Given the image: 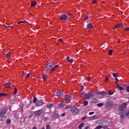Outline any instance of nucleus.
Returning a JSON list of instances; mask_svg holds the SVG:
<instances>
[{
    "instance_id": "5",
    "label": "nucleus",
    "mask_w": 129,
    "mask_h": 129,
    "mask_svg": "<svg viewBox=\"0 0 129 129\" xmlns=\"http://www.w3.org/2000/svg\"><path fill=\"white\" fill-rule=\"evenodd\" d=\"M34 114L36 116H40L42 114V110L39 109L34 112Z\"/></svg>"
},
{
    "instance_id": "35",
    "label": "nucleus",
    "mask_w": 129,
    "mask_h": 129,
    "mask_svg": "<svg viewBox=\"0 0 129 129\" xmlns=\"http://www.w3.org/2000/svg\"><path fill=\"white\" fill-rule=\"evenodd\" d=\"M115 83H116V85H117V83H118V79H117V78H115Z\"/></svg>"
},
{
    "instance_id": "7",
    "label": "nucleus",
    "mask_w": 129,
    "mask_h": 129,
    "mask_svg": "<svg viewBox=\"0 0 129 129\" xmlns=\"http://www.w3.org/2000/svg\"><path fill=\"white\" fill-rule=\"evenodd\" d=\"M60 20H65V21H67V19H68V17L67 15L63 14L60 16Z\"/></svg>"
},
{
    "instance_id": "58",
    "label": "nucleus",
    "mask_w": 129,
    "mask_h": 129,
    "mask_svg": "<svg viewBox=\"0 0 129 129\" xmlns=\"http://www.w3.org/2000/svg\"><path fill=\"white\" fill-rule=\"evenodd\" d=\"M32 129H38L36 127H33Z\"/></svg>"
},
{
    "instance_id": "12",
    "label": "nucleus",
    "mask_w": 129,
    "mask_h": 129,
    "mask_svg": "<svg viewBox=\"0 0 129 129\" xmlns=\"http://www.w3.org/2000/svg\"><path fill=\"white\" fill-rule=\"evenodd\" d=\"M58 66H59L58 64L55 66V67H53L51 70H50V72H53V71H55L56 68H57L58 67Z\"/></svg>"
},
{
    "instance_id": "25",
    "label": "nucleus",
    "mask_w": 129,
    "mask_h": 129,
    "mask_svg": "<svg viewBox=\"0 0 129 129\" xmlns=\"http://www.w3.org/2000/svg\"><path fill=\"white\" fill-rule=\"evenodd\" d=\"M17 92H18V91L17 90V88H15L14 90L13 91V93L14 94H15V95H16V94H17Z\"/></svg>"
},
{
    "instance_id": "60",
    "label": "nucleus",
    "mask_w": 129,
    "mask_h": 129,
    "mask_svg": "<svg viewBox=\"0 0 129 129\" xmlns=\"http://www.w3.org/2000/svg\"><path fill=\"white\" fill-rule=\"evenodd\" d=\"M41 129H45V127H43L41 128Z\"/></svg>"
},
{
    "instance_id": "37",
    "label": "nucleus",
    "mask_w": 129,
    "mask_h": 129,
    "mask_svg": "<svg viewBox=\"0 0 129 129\" xmlns=\"http://www.w3.org/2000/svg\"><path fill=\"white\" fill-rule=\"evenodd\" d=\"M89 115H92V114H94V112H90L89 113Z\"/></svg>"
},
{
    "instance_id": "51",
    "label": "nucleus",
    "mask_w": 129,
    "mask_h": 129,
    "mask_svg": "<svg viewBox=\"0 0 129 129\" xmlns=\"http://www.w3.org/2000/svg\"><path fill=\"white\" fill-rule=\"evenodd\" d=\"M95 117V116H94L93 117H92L91 118V119H94Z\"/></svg>"
},
{
    "instance_id": "28",
    "label": "nucleus",
    "mask_w": 129,
    "mask_h": 129,
    "mask_svg": "<svg viewBox=\"0 0 129 129\" xmlns=\"http://www.w3.org/2000/svg\"><path fill=\"white\" fill-rule=\"evenodd\" d=\"M36 4H37V3L33 2L31 3V7H35V6H36Z\"/></svg>"
},
{
    "instance_id": "38",
    "label": "nucleus",
    "mask_w": 129,
    "mask_h": 129,
    "mask_svg": "<svg viewBox=\"0 0 129 129\" xmlns=\"http://www.w3.org/2000/svg\"><path fill=\"white\" fill-rule=\"evenodd\" d=\"M26 21H21L20 22H18V24L20 25V24H23V23H25Z\"/></svg>"
},
{
    "instance_id": "56",
    "label": "nucleus",
    "mask_w": 129,
    "mask_h": 129,
    "mask_svg": "<svg viewBox=\"0 0 129 129\" xmlns=\"http://www.w3.org/2000/svg\"><path fill=\"white\" fill-rule=\"evenodd\" d=\"M32 116H33V115H29V118L30 119L31 117H32Z\"/></svg>"
},
{
    "instance_id": "39",
    "label": "nucleus",
    "mask_w": 129,
    "mask_h": 129,
    "mask_svg": "<svg viewBox=\"0 0 129 129\" xmlns=\"http://www.w3.org/2000/svg\"><path fill=\"white\" fill-rule=\"evenodd\" d=\"M87 81H90L91 80V78L90 77H88L87 78Z\"/></svg>"
},
{
    "instance_id": "50",
    "label": "nucleus",
    "mask_w": 129,
    "mask_h": 129,
    "mask_svg": "<svg viewBox=\"0 0 129 129\" xmlns=\"http://www.w3.org/2000/svg\"><path fill=\"white\" fill-rule=\"evenodd\" d=\"M125 31H129V27H127L125 28Z\"/></svg>"
},
{
    "instance_id": "34",
    "label": "nucleus",
    "mask_w": 129,
    "mask_h": 129,
    "mask_svg": "<svg viewBox=\"0 0 129 129\" xmlns=\"http://www.w3.org/2000/svg\"><path fill=\"white\" fill-rule=\"evenodd\" d=\"M24 77L25 78H29L30 77V73L26 75V76H25Z\"/></svg>"
},
{
    "instance_id": "48",
    "label": "nucleus",
    "mask_w": 129,
    "mask_h": 129,
    "mask_svg": "<svg viewBox=\"0 0 129 129\" xmlns=\"http://www.w3.org/2000/svg\"><path fill=\"white\" fill-rule=\"evenodd\" d=\"M58 41H59V42H63V39H62V38H60L58 40Z\"/></svg>"
},
{
    "instance_id": "3",
    "label": "nucleus",
    "mask_w": 129,
    "mask_h": 129,
    "mask_svg": "<svg viewBox=\"0 0 129 129\" xmlns=\"http://www.w3.org/2000/svg\"><path fill=\"white\" fill-rule=\"evenodd\" d=\"M85 96L86 99H90V98H91V97H94L95 95H94V94H93L91 92H90V93L85 94Z\"/></svg>"
},
{
    "instance_id": "17",
    "label": "nucleus",
    "mask_w": 129,
    "mask_h": 129,
    "mask_svg": "<svg viewBox=\"0 0 129 129\" xmlns=\"http://www.w3.org/2000/svg\"><path fill=\"white\" fill-rule=\"evenodd\" d=\"M91 101L93 103H96V102H97V99H96L95 98H93L91 99Z\"/></svg>"
},
{
    "instance_id": "36",
    "label": "nucleus",
    "mask_w": 129,
    "mask_h": 129,
    "mask_svg": "<svg viewBox=\"0 0 129 129\" xmlns=\"http://www.w3.org/2000/svg\"><path fill=\"white\" fill-rule=\"evenodd\" d=\"M35 102H37V98L36 97H34L33 98V103H35Z\"/></svg>"
},
{
    "instance_id": "10",
    "label": "nucleus",
    "mask_w": 129,
    "mask_h": 129,
    "mask_svg": "<svg viewBox=\"0 0 129 129\" xmlns=\"http://www.w3.org/2000/svg\"><path fill=\"white\" fill-rule=\"evenodd\" d=\"M97 94H99V95H103V94L104 95H106V94H107V92H104V91H101V92H98L97 93Z\"/></svg>"
},
{
    "instance_id": "14",
    "label": "nucleus",
    "mask_w": 129,
    "mask_h": 129,
    "mask_svg": "<svg viewBox=\"0 0 129 129\" xmlns=\"http://www.w3.org/2000/svg\"><path fill=\"white\" fill-rule=\"evenodd\" d=\"M67 60H68V62H69L70 63H72V62H73V59L72 58L70 59V57L69 56L67 57Z\"/></svg>"
},
{
    "instance_id": "30",
    "label": "nucleus",
    "mask_w": 129,
    "mask_h": 129,
    "mask_svg": "<svg viewBox=\"0 0 129 129\" xmlns=\"http://www.w3.org/2000/svg\"><path fill=\"white\" fill-rule=\"evenodd\" d=\"M6 57H7V58H10V57H11V53H10V52H8L6 54Z\"/></svg>"
},
{
    "instance_id": "8",
    "label": "nucleus",
    "mask_w": 129,
    "mask_h": 129,
    "mask_svg": "<svg viewBox=\"0 0 129 129\" xmlns=\"http://www.w3.org/2000/svg\"><path fill=\"white\" fill-rule=\"evenodd\" d=\"M6 113H7L6 109H4L3 110H0V117H3Z\"/></svg>"
},
{
    "instance_id": "22",
    "label": "nucleus",
    "mask_w": 129,
    "mask_h": 129,
    "mask_svg": "<svg viewBox=\"0 0 129 129\" xmlns=\"http://www.w3.org/2000/svg\"><path fill=\"white\" fill-rule=\"evenodd\" d=\"M11 122V119H8L6 120V123H7V124H10Z\"/></svg>"
},
{
    "instance_id": "41",
    "label": "nucleus",
    "mask_w": 129,
    "mask_h": 129,
    "mask_svg": "<svg viewBox=\"0 0 129 129\" xmlns=\"http://www.w3.org/2000/svg\"><path fill=\"white\" fill-rule=\"evenodd\" d=\"M85 21H86L87 20H88V16H87L84 18Z\"/></svg>"
},
{
    "instance_id": "52",
    "label": "nucleus",
    "mask_w": 129,
    "mask_h": 129,
    "mask_svg": "<svg viewBox=\"0 0 129 129\" xmlns=\"http://www.w3.org/2000/svg\"><path fill=\"white\" fill-rule=\"evenodd\" d=\"M108 121L107 120H104V123H107L108 122Z\"/></svg>"
},
{
    "instance_id": "33",
    "label": "nucleus",
    "mask_w": 129,
    "mask_h": 129,
    "mask_svg": "<svg viewBox=\"0 0 129 129\" xmlns=\"http://www.w3.org/2000/svg\"><path fill=\"white\" fill-rule=\"evenodd\" d=\"M108 93L109 95H112V94H113V93L111 92V91L110 90H109L108 91Z\"/></svg>"
},
{
    "instance_id": "15",
    "label": "nucleus",
    "mask_w": 129,
    "mask_h": 129,
    "mask_svg": "<svg viewBox=\"0 0 129 129\" xmlns=\"http://www.w3.org/2000/svg\"><path fill=\"white\" fill-rule=\"evenodd\" d=\"M59 117V115H58V114L54 113L53 114V118H58Z\"/></svg>"
},
{
    "instance_id": "6",
    "label": "nucleus",
    "mask_w": 129,
    "mask_h": 129,
    "mask_svg": "<svg viewBox=\"0 0 129 129\" xmlns=\"http://www.w3.org/2000/svg\"><path fill=\"white\" fill-rule=\"evenodd\" d=\"M56 95L58 97L63 96V90H58L56 93Z\"/></svg>"
},
{
    "instance_id": "40",
    "label": "nucleus",
    "mask_w": 129,
    "mask_h": 129,
    "mask_svg": "<svg viewBox=\"0 0 129 129\" xmlns=\"http://www.w3.org/2000/svg\"><path fill=\"white\" fill-rule=\"evenodd\" d=\"M100 123H104V120H100Z\"/></svg>"
},
{
    "instance_id": "9",
    "label": "nucleus",
    "mask_w": 129,
    "mask_h": 129,
    "mask_svg": "<svg viewBox=\"0 0 129 129\" xmlns=\"http://www.w3.org/2000/svg\"><path fill=\"white\" fill-rule=\"evenodd\" d=\"M44 103L42 100H38L37 102L36 103V106H40L41 105H43Z\"/></svg>"
},
{
    "instance_id": "29",
    "label": "nucleus",
    "mask_w": 129,
    "mask_h": 129,
    "mask_svg": "<svg viewBox=\"0 0 129 129\" xmlns=\"http://www.w3.org/2000/svg\"><path fill=\"white\" fill-rule=\"evenodd\" d=\"M113 52V50L111 49V50H109L108 53L109 54V55H112Z\"/></svg>"
},
{
    "instance_id": "44",
    "label": "nucleus",
    "mask_w": 129,
    "mask_h": 129,
    "mask_svg": "<svg viewBox=\"0 0 129 129\" xmlns=\"http://www.w3.org/2000/svg\"><path fill=\"white\" fill-rule=\"evenodd\" d=\"M113 77H116V73H113Z\"/></svg>"
},
{
    "instance_id": "21",
    "label": "nucleus",
    "mask_w": 129,
    "mask_h": 129,
    "mask_svg": "<svg viewBox=\"0 0 129 129\" xmlns=\"http://www.w3.org/2000/svg\"><path fill=\"white\" fill-rule=\"evenodd\" d=\"M117 86L119 89V90H123V88L119 86V85H118V84H117Z\"/></svg>"
},
{
    "instance_id": "57",
    "label": "nucleus",
    "mask_w": 129,
    "mask_h": 129,
    "mask_svg": "<svg viewBox=\"0 0 129 129\" xmlns=\"http://www.w3.org/2000/svg\"><path fill=\"white\" fill-rule=\"evenodd\" d=\"M68 15L69 16H72V14H69V13H68Z\"/></svg>"
},
{
    "instance_id": "19",
    "label": "nucleus",
    "mask_w": 129,
    "mask_h": 129,
    "mask_svg": "<svg viewBox=\"0 0 129 129\" xmlns=\"http://www.w3.org/2000/svg\"><path fill=\"white\" fill-rule=\"evenodd\" d=\"M52 106H53V104H47V107H48V108H51V107H52Z\"/></svg>"
},
{
    "instance_id": "4",
    "label": "nucleus",
    "mask_w": 129,
    "mask_h": 129,
    "mask_svg": "<svg viewBox=\"0 0 129 129\" xmlns=\"http://www.w3.org/2000/svg\"><path fill=\"white\" fill-rule=\"evenodd\" d=\"M53 66H54V63H53V62L48 63L45 68V70L46 71H49V70H50V69H51Z\"/></svg>"
},
{
    "instance_id": "53",
    "label": "nucleus",
    "mask_w": 129,
    "mask_h": 129,
    "mask_svg": "<svg viewBox=\"0 0 129 129\" xmlns=\"http://www.w3.org/2000/svg\"><path fill=\"white\" fill-rule=\"evenodd\" d=\"M81 88L82 90H83L84 89V87L82 86Z\"/></svg>"
},
{
    "instance_id": "55",
    "label": "nucleus",
    "mask_w": 129,
    "mask_h": 129,
    "mask_svg": "<svg viewBox=\"0 0 129 129\" xmlns=\"http://www.w3.org/2000/svg\"><path fill=\"white\" fill-rule=\"evenodd\" d=\"M6 28L7 29H9V28H12V26H7V27H6Z\"/></svg>"
},
{
    "instance_id": "16",
    "label": "nucleus",
    "mask_w": 129,
    "mask_h": 129,
    "mask_svg": "<svg viewBox=\"0 0 129 129\" xmlns=\"http://www.w3.org/2000/svg\"><path fill=\"white\" fill-rule=\"evenodd\" d=\"M119 27H122V24H117L115 26V29H117V28H119Z\"/></svg>"
},
{
    "instance_id": "47",
    "label": "nucleus",
    "mask_w": 129,
    "mask_h": 129,
    "mask_svg": "<svg viewBox=\"0 0 129 129\" xmlns=\"http://www.w3.org/2000/svg\"><path fill=\"white\" fill-rule=\"evenodd\" d=\"M93 4H94V5H95V4H96V1L94 0V1H93Z\"/></svg>"
},
{
    "instance_id": "31",
    "label": "nucleus",
    "mask_w": 129,
    "mask_h": 129,
    "mask_svg": "<svg viewBox=\"0 0 129 129\" xmlns=\"http://www.w3.org/2000/svg\"><path fill=\"white\" fill-rule=\"evenodd\" d=\"M46 129H51V126H50V124L46 125Z\"/></svg>"
},
{
    "instance_id": "61",
    "label": "nucleus",
    "mask_w": 129,
    "mask_h": 129,
    "mask_svg": "<svg viewBox=\"0 0 129 129\" xmlns=\"http://www.w3.org/2000/svg\"><path fill=\"white\" fill-rule=\"evenodd\" d=\"M59 106H60V107H62V105H60Z\"/></svg>"
},
{
    "instance_id": "45",
    "label": "nucleus",
    "mask_w": 129,
    "mask_h": 129,
    "mask_svg": "<svg viewBox=\"0 0 129 129\" xmlns=\"http://www.w3.org/2000/svg\"><path fill=\"white\" fill-rule=\"evenodd\" d=\"M68 99H68V97L67 96L66 97L64 98V100L66 101V100H68Z\"/></svg>"
},
{
    "instance_id": "49",
    "label": "nucleus",
    "mask_w": 129,
    "mask_h": 129,
    "mask_svg": "<svg viewBox=\"0 0 129 129\" xmlns=\"http://www.w3.org/2000/svg\"><path fill=\"white\" fill-rule=\"evenodd\" d=\"M68 108H70V106H67L66 107V109H68Z\"/></svg>"
},
{
    "instance_id": "59",
    "label": "nucleus",
    "mask_w": 129,
    "mask_h": 129,
    "mask_svg": "<svg viewBox=\"0 0 129 129\" xmlns=\"http://www.w3.org/2000/svg\"><path fill=\"white\" fill-rule=\"evenodd\" d=\"M28 90H30V89H31V88H28Z\"/></svg>"
},
{
    "instance_id": "43",
    "label": "nucleus",
    "mask_w": 129,
    "mask_h": 129,
    "mask_svg": "<svg viewBox=\"0 0 129 129\" xmlns=\"http://www.w3.org/2000/svg\"><path fill=\"white\" fill-rule=\"evenodd\" d=\"M108 79H109V78H108V77H106L105 78V82H106V81H108Z\"/></svg>"
},
{
    "instance_id": "42",
    "label": "nucleus",
    "mask_w": 129,
    "mask_h": 129,
    "mask_svg": "<svg viewBox=\"0 0 129 129\" xmlns=\"http://www.w3.org/2000/svg\"><path fill=\"white\" fill-rule=\"evenodd\" d=\"M65 115H66V113H63L60 115V116H65Z\"/></svg>"
},
{
    "instance_id": "32",
    "label": "nucleus",
    "mask_w": 129,
    "mask_h": 129,
    "mask_svg": "<svg viewBox=\"0 0 129 129\" xmlns=\"http://www.w3.org/2000/svg\"><path fill=\"white\" fill-rule=\"evenodd\" d=\"M102 127H103L102 126H101V125H99V126L96 127L95 128V129H100V128H102Z\"/></svg>"
},
{
    "instance_id": "11",
    "label": "nucleus",
    "mask_w": 129,
    "mask_h": 129,
    "mask_svg": "<svg viewBox=\"0 0 129 129\" xmlns=\"http://www.w3.org/2000/svg\"><path fill=\"white\" fill-rule=\"evenodd\" d=\"M92 29V24L90 23V24H89L88 25V26H87V30H90V29Z\"/></svg>"
},
{
    "instance_id": "26",
    "label": "nucleus",
    "mask_w": 129,
    "mask_h": 129,
    "mask_svg": "<svg viewBox=\"0 0 129 129\" xmlns=\"http://www.w3.org/2000/svg\"><path fill=\"white\" fill-rule=\"evenodd\" d=\"M7 95V94L4 93H0V97H2V96H6Z\"/></svg>"
},
{
    "instance_id": "23",
    "label": "nucleus",
    "mask_w": 129,
    "mask_h": 129,
    "mask_svg": "<svg viewBox=\"0 0 129 129\" xmlns=\"http://www.w3.org/2000/svg\"><path fill=\"white\" fill-rule=\"evenodd\" d=\"M88 104V102H87V101H85L83 102V105H84V106H86V105H87Z\"/></svg>"
},
{
    "instance_id": "2",
    "label": "nucleus",
    "mask_w": 129,
    "mask_h": 129,
    "mask_svg": "<svg viewBox=\"0 0 129 129\" xmlns=\"http://www.w3.org/2000/svg\"><path fill=\"white\" fill-rule=\"evenodd\" d=\"M71 112L75 113V114H78L79 113V111L78 109L75 107V106H72L70 107Z\"/></svg>"
},
{
    "instance_id": "18",
    "label": "nucleus",
    "mask_w": 129,
    "mask_h": 129,
    "mask_svg": "<svg viewBox=\"0 0 129 129\" xmlns=\"http://www.w3.org/2000/svg\"><path fill=\"white\" fill-rule=\"evenodd\" d=\"M84 126V123H82L79 125L78 127L79 128L81 129L82 128V127H83Z\"/></svg>"
},
{
    "instance_id": "46",
    "label": "nucleus",
    "mask_w": 129,
    "mask_h": 129,
    "mask_svg": "<svg viewBox=\"0 0 129 129\" xmlns=\"http://www.w3.org/2000/svg\"><path fill=\"white\" fill-rule=\"evenodd\" d=\"M104 129H109V128L107 127V126H105Z\"/></svg>"
},
{
    "instance_id": "54",
    "label": "nucleus",
    "mask_w": 129,
    "mask_h": 129,
    "mask_svg": "<svg viewBox=\"0 0 129 129\" xmlns=\"http://www.w3.org/2000/svg\"><path fill=\"white\" fill-rule=\"evenodd\" d=\"M85 119H86V117H84L82 118V120H84Z\"/></svg>"
},
{
    "instance_id": "20",
    "label": "nucleus",
    "mask_w": 129,
    "mask_h": 129,
    "mask_svg": "<svg viewBox=\"0 0 129 129\" xmlns=\"http://www.w3.org/2000/svg\"><path fill=\"white\" fill-rule=\"evenodd\" d=\"M42 78H43V80H47V75H46V74L43 75L42 76Z\"/></svg>"
},
{
    "instance_id": "13",
    "label": "nucleus",
    "mask_w": 129,
    "mask_h": 129,
    "mask_svg": "<svg viewBox=\"0 0 129 129\" xmlns=\"http://www.w3.org/2000/svg\"><path fill=\"white\" fill-rule=\"evenodd\" d=\"M5 85L7 86L6 88H10L11 85H12V83H10V82L6 83Z\"/></svg>"
},
{
    "instance_id": "27",
    "label": "nucleus",
    "mask_w": 129,
    "mask_h": 129,
    "mask_svg": "<svg viewBox=\"0 0 129 129\" xmlns=\"http://www.w3.org/2000/svg\"><path fill=\"white\" fill-rule=\"evenodd\" d=\"M67 96L68 97L69 99H71V98H72L73 96L71 94V95L69 94V95H67Z\"/></svg>"
},
{
    "instance_id": "24",
    "label": "nucleus",
    "mask_w": 129,
    "mask_h": 129,
    "mask_svg": "<svg viewBox=\"0 0 129 129\" xmlns=\"http://www.w3.org/2000/svg\"><path fill=\"white\" fill-rule=\"evenodd\" d=\"M104 104L101 103H98L97 104V106L99 107H101V106H103Z\"/></svg>"
},
{
    "instance_id": "1",
    "label": "nucleus",
    "mask_w": 129,
    "mask_h": 129,
    "mask_svg": "<svg viewBox=\"0 0 129 129\" xmlns=\"http://www.w3.org/2000/svg\"><path fill=\"white\" fill-rule=\"evenodd\" d=\"M127 105V104H126V103H124L119 107V113L120 115H121L120 118L121 121H122V119H124V118H125V115H126V116H128L129 115V110L126 113H125V111L126 110V108H125V107Z\"/></svg>"
}]
</instances>
